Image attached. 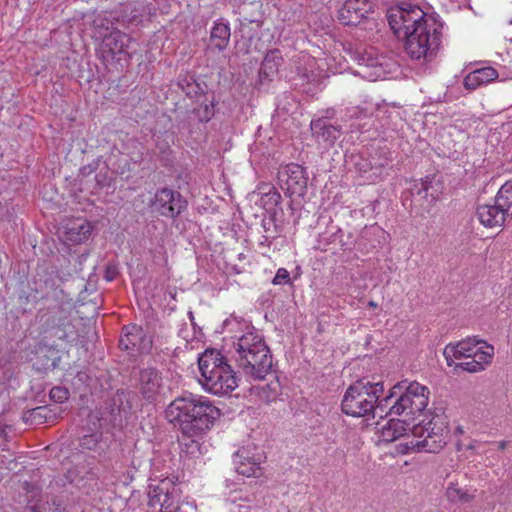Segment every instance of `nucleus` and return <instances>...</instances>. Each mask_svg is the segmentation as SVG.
Segmentation results:
<instances>
[{"instance_id": "obj_1", "label": "nucleus", "mask_w": 512, "mask_h": 512, "mask_svg": "<svg viewBox=\"0 0 512 512\" xmlns=\"http://www.w3.org/2000/svg\"><path fill=\"white\" fill-rule=\"evenodd\" d=\"M384 393V383L373 382L367 378L352 383L342 399V411L353 417H364L374 412L383 417L404 415L411 418L425 410L429 403L428 387L416 381L407 380L396 383L389 394Z\"/></svg>"}, {"instance_id": "obj_2", "label": "nucleus", "mask_w": 512, "mask_h": 512, "mask_svg": "<svg viewBox=\"0 0 512 512\" xmlns=\"http://www.w3.org/2000/svg\"><path fill=\"white\" fill-rule=\"evenodd\" d=\"M389 26L404 39L406 53L413 59L428 60L440 45L442 24L410 2L391 7L387 12Z\"/></svg>"}, {"instance_id": "obj_3", "label": "nucleus", "mask_w": 512, "mask_h": 512, "mask_svg": "<svg viewBox=\"0 0 512 512\" xmlns=\"http://www.w3.org/2000/svg\"><path fill=\"white\" fill-rule=\"evenodd\" d=\"M425 410L415 414L413 417L408 418L404 415L402 420L393 419L387 421L379 429V438L383 442H392L399 438H404L401 446L404 447L403 452L409 451L418 452H439L448 440V418L442 408H434L428 410L424 414V419L420 424L413 425L408 428L405 424L407 421L414 420L421 416ZM392 415L391 417H394Z\"/></svg>"}, {"instance_id": "obj_4", "label": "nucleus", "mask_w": 512, "mask_h": 512, "mask_svg": "<svg viewBox=\"0 0 512 512\" xmlns=\"http://www.w3.org/2000/svg\"><path fill=\"white\" fill-rule=\"evenodd\" d=\"M220 411L205 397L188 394L173 400L165 410L166 419L190 437L208 430Z\"/></svg>"}, {"instance_id": "obj_5", "label": "nucleus", "mask_w": 512, "mask_h": 512, "mask_svg": "<svg viewBox=\"0 0 512 512\" xmlns=\"http://www.w3.org/2000/svg\"><path fill=\"white\" fill-rule=\"evenodd\" d=\"M232 357L245 375L264 379L272 367V358L263 337L254 329H249L233 342Z\"/></svg>"}, {"instance_id": "obj_6", "label": "nucleus", "mask_w": 512, "mask_h": 512, "mask_svg": "<svg viewBox=\"0 0 512 512\" xmlns=\"http://www.w3.org/2000/svg\"><path fill=\"white\" fill-rule=\"evenodd\" d=\"M443 354L447 365L455 372L478 373L492 363L495 349L485 340L469 337L446 345Z\"/></svg>"}, {"instance_id": "obj_7", "label": "nucleus", "mask_w": 512, "mask_h": 512, "mask_svg": "<svg viewBox=\"0 0 512 512\" xmlns=\"http://www.w3.org/2000/svg\"><path fill=\"white\" fill-rule=\"evenodd\" d=\"M203 389L215 395H225L238 386V378L224 356L217 350L207 349L198 359Z\"/></svg>"}, {"instance_id": "obj_8", "label": "nucleus", "mask_w": 512, "mask_h": 512, "mask_svg": "<svg viewBox=\"0 0 512 512\" xmlns=\"http://www.w3.org/2000/svg\"><path fill=\"white\" fill-rule=\"evenodd\" d=\"M180 490L173 477H151L148 485V505L155 512L177 511Z\"/></svg>"}, {"instance_id": "obj_9", "label": "nucleus", "mask_w": 512, "mask_h": 512, "mask_svg": "<svg viewBox=\"0 0 512 512\" xmlns=\"http://www.w3.org/2000/svg\"><path fill=\"white\" fill-rule=\"evenodd\" d=\"M297 74L306 79L308 82H317L324 72V65H326V72L341 73L344 69L342 59L337 60L335 56H329L325 60L320 59L317 61L309 54L300 53L294 60Z\"/></svg>"}, {"instance_id": "obj_10", "label": "nucleus", "mask_w": 512, "mask_h": 512, "mask_svg": "<svg viewBox=\"0 0 512 512\" xmlns=\"http://www.w3.org/2000/svg\"><path fill=\"white\" fill-rule=\"evenodd\" d=\"M265 459V453L260 446L254 443H247L234 454L233 464L239 475L260 477L263 474L261 465Z\"/></svg>"}, {"instance_id": "obj_11", "label": "nucleus", "mask_w": 512, "mask_h": 512, "mask_svg": "<svg viewBox=\"0 0 512 512\" xmlns=\"http://www.w3.org/2000/svg\"><path fill=\"white\" fill-rule=\"evenodd\" d=\"M356 61L359 65L356 73L368 81L385 79L391 72L389 59L374 48L357 53Z\"/></svg>"}, {"instance_id": "obj_12", "label": "nucleus", "mask_w": 512, "mask_h": 512, "mask_svg": "<svg viewBox=\"0 0 512 512\" xmlns=\"http://www.w3.org/2000/svg\"><path fill=\"white\" fill-rule=\"evenodd\" d=\"M186 207V201L179 192L171 189H161L156 192L152 208L162 216L174 218Z\"/></svg>"}, {"instance_id": "obj_13", "label": "nucleus", "mask_w": 512, "mask_h": 512, "mask_svg": "<svg viewBox=\"0 0 512 512\" xmlns=\"http://www.w3.org/2000/svg\"><path fill=\"white\" fill-rule=\"evenodd\" d=\"M281 188L292 195H302L306 189L307 177L305 170L298 164H288L278 172Z\"/></svg>"}, {"instance_id": "obj_14", "label": "nucleus", "mask_w": 512, "mask_h": 512, "mask_svg": "<svg viewBox=\"0 0 512 512\" xmlns=\"http://www.w3.org/2000/svg\"><path fill=\"white\" fill-rule=\"evenodd\" d=\"M99 37H102L103 50L108 52L113 58H117L118 61L131 58L129 50L132 39L127 34L119 30H113L103 36L100 34Z\"/></svg>"}, {"instance_id": "obj_15", "label": "nucleus", "mask_w": 512, "mask_h": 512, "mask_svg": "<svg viewBox=\"0 0 512 512\" xmlns=\"http://www.w3.org/2000/svg\"><path fill=\"white\" fill-rule=\"evenodd\" d=\"M119 342L124 350L136 351L140 354L148 352L152 347L151 337L138 325L125 327Z\"/></svg>"}, {"instance_id": "obj_16", "label": "nucleus", "mask_w": 512, "mask_h": 512, "mask_svg": "<svg viewBox=\"0 0 512 512\" xmlns=\"http://www.w3.org/2000/svg\"><path fill=\"white\" fill-rule=\"evenodd\" d=\"M371 11L369 0H346L338 11V19L344 25H357Z\"/></svg>"}, {"instance_id": "obj_17", "label": "nucleus", "mask_w": 512, "mask_h": 512, "mask_svg": "<svg viewBox=\"0 0 512 512\" xmlns=\"http://www.w3.org/2000/svg\"><path fill=\"white\" fill-rule=\"evenodd\" d=\"M63 229V237L66 242L80 244L90 237L93 226L90 222L78 218L69 220Z\"/></svg>"}, {"instance_id": "obj_18", "label": "nucleus", "mask_w": 512, "mask_h": 512, "mask_svg": "<svg viewBox=\"0 0 512 512\" xmlns=\"http://www.w3.org/2000/svg\"><path fill=\"white\" fill-rule=\"evenodd\" d=\"M500 77L501 76L496 69L490 66H485L469 72L463 80V85L467 90H476Z\"/></svg>"}, {"instance_id": "obj_19", "label": "nucleus", "mask_w": 512, "mask_h": 512, "mask_svg": "<svg viewBox=\"0 0 512 512\" xmlns=\"http://www.w3.org/2000/svg\"><path fill=\"white\" fill-rule=\"evenodd\" d=\"M476 215L480 223L487 228L502 227L508 218L495 204L479 206Z\"/></svg>"}, {"instance_id": "obj_20", "label": "nucleus", "mask_w": 512, "mask_h": 512, "mask_svg": "<svg viewBox=\"0 0 512 512\" xmlns=\"http://www.w3.org/2000/svg\"><path fill=\"white\" fill-rule=\"evenodd\" d=\"M251 198L265 211L272 212L278 205L281 195L270 184H262L251 194Z\"/></svg>"}, {"instance_id": "obj_21", "label": "nucleus", "mask_w": 512, "mask_h": 512, "mask_svg": "<svg viewBox=\"0 0 512 512\" xmlns=\"http://www.w3.org/2000/svg\"><path fill=\"white\" fill-rule=\"evenodd\" d=\"M140 390L148 399L158 395L162 388V378L158 371L152 368L144 369L140 373Z\"/></svg>"}, {"instance_id": "obj_22", "label": "nucleus", "mask_w": 512, "mask_h": 512, "mask_svg": "<svg viewBox=\"0 0 512 512\" xmlns=\"http://www.w3.org/2000/svg\"><path fill=\"white\" fill-rule=\"evenodd\" d=\"M283 62L281 52L278 49L269 50L260 67V77L264 79H272L278 74L279 67Z\"/></svg>"}, {"instance_id": "obj_23", "label": "nucleus", "mask_w": 512, "mask_h": 512, "mask_svg": "<svg viewBox=\"0 0 512 512\" xmlns=\"http://www.w3.org/2000/svg\"><path fill=\"white\" fill-rule=\"evenodd\" d=\"M311 129L319 142H324L328 145L334 143L340 136V130L337 127L326 124L321 120L312 121Z\"/></svg>"}, {"instance_id": "obj_24", "label": "nucleus", "mask_w": 512, "mask_h": 512, "mask_svg": "<svg viewBox=\"0 0 512 512\" xmlns=\"http://www.w3.org/2000/svg\"><path fill=\"white\" fill-rule=\"evenodd\" d=\"M229 40L230 28L228 24L223 22L215 23L210 35L211 45L219 51H222L227 47Z\"/></svg>"}, {"instance_id": "obj_25", "label": "nucleus", "mask_w": 512, "mask_h": 512, "mask_svg": "<svg viewBox=\"0 0 512 512\" xmlns=\"http://www.w3.org/2000/svg\"><path fill=\"white\" fill-rule=\"evenodd\" d=\"M495 205L508 217L512 215V182H506L495 197Z\"/></svg>"}, {"instance_id": "obj_26", "label": "nucleus", "mask_w": 512, "mask_h": 512, "mask_svg": "<svg viewBox=\"0 0 512 512\" xmlns=\"http://www.w3.org/2000/svg\"><path fill=\"white\" fill-rule=\"evenodd\" d=\"M227 500L231 505L230 512H247L251 507L252 502L249 497L243 496V492L241 490L231 492Z\"/></svg>"}, {"instance_id": "obj_27", "label": "nucleus", "mask_w": 512, "mask_h": 512, "mask_svg": "<svg viewBox=\"0 0 512 512\" xmlns=\"http://www.w3.org/2000/svg\"><path fill=\"white\" fill-rule=\"evenodd\" d=\"M52 412L53 410L47 406H39L31 410L30 417L38 423L53 422L57 416Z\"/></svg>"}, {"instance_id": "obj_28", "label": "nucleus", "mask_w": 512, "mask_h": 512, "mask_svg": "<svg viewBox=\"0 0 512 512\" xmlns=\"http://www.w3.org/2000/svg\"><path fill=\"white\" fill-rule=\"evenodd\" d=\"M197 117L202 122H207L214 115V103L212 100H206L196 109Z\"/></svg>"}, {"instance_id": "obj_29", "label": "nucleus", "mask_w": 512, "mask_h": 512, "mask_svg": "<svg viewBox=\"0 0 512 512\" xmlns=\"http://www.w3.org/2000/svg\"><path fill=\"white\" fill-rule=\"evenodd\" d=\"M69 398V391L65 387L56 386L50 390V399L56 403H64Z\"/></svg>"}, {"instance_id": "obj_30", "label": "nucleus", "mask_w": 512, "mask_h": 512, "mask_svg": "<svg viewBox=\"0 0 512 512\" xmlns=\"http://www.w3.org/2000/svg\"><path fill=\"white\" fill-rule=\"evenodd\" d=\"M290 282V274L287 269L279 268L272 280L274 285H283Z\"/></svg>"}, {"instance_id": "obj_31", "label": "nucleus", "mask_w": 512, "mask_h": 512, "mask_svg": "<svg viewBox=\"0 0 512 512\" xmlns=\"http://www.w3.org/2000/svg\"><path fill=\"white\" fill-rule=\"evenodd\" d=\"M97 441L96 435L84 436L81 441V446L86 449H94L97 445Z\"/></svg>"}, {"instance_id": "obj_32", "label": "nucleus", "mask_w": 512, "mask_h": 512, "mask_svg": "<svg viewBox=\"0 0 512 512\" xmlns=\"http://www.w3.org/2000/svg\"><path fill=\"white\" fill-rule=\"evenodd\" d=\"M441 6L445 11H452L458 7L457 0H439Z\"/></svg>"}, {"instance_id": "obj_33", "label": "nucleus", "mask_w": 512, "mask_h": 512, "mask_svg": "<svg viewBox=\"0 0 512 512\" xmlns=\"http://www.w3.org/2000/svg\"><path fill=\"white\" fill-rule=\"evenodd\" d=\"M430 183L431 179L429 177H426V179L421 182V188L419 189L418 193L420 194L422 191L427 193Z\"/></svg>"}, {"instance_id": "obj_34", "label": "nucleus", "mask_w": 512, "mask_h": 512, "mask_svg": "<svg viewBox=\"0 0 512 512\" xmlns=\"http://www.w3.org/2000/svg\"><path fill=\"white\" fill-rule=\"evenodd\" d=\"M378 170H379V168H377V167H371L370 171L372 172V174L370 176H368V179L374 180V178L379 177L380 172L378 173Z\"/></svg>"}, {"instance_id": "obj_35", "label": "nucleus", "mask_w": 512, "mask_h": 512, "mask_svg": "<svg viewBox=\"0 0 512 512\" xmlns=\"http://www.w3.org/2000/svg\"><path fill=\"white\" fill-rule=\"evenodd\" d=\"M114 273H115L114 271H111L110 269H108V270L106 271V275H105L106 279H107L108 281H112V280H113V278H114Z\"/></svg>"}, {"instance_id": "obj_36", "label": "nucleus", "mask_w": 512, "mask_h": 512, "mask_svg": "<svg viewBox=\"0 0 512 512\" xmlns=\"http://www.w3.org/2000/svg\"><path fill=\"white\" fill-rule=\"evenodd\" d=\"M507 37H509V40L512 42V21L509 23V28L507 31Z\"/></svg>"}, {"instance_id": "obj_37", "label": "nucleus", "mask_w": 512, "mask_h": 512, "mask_svg": "<svg viewBox=\"0 0 512 512\" xmlns=\"http://www.w3.org/2000/svg\"><path fill=\"white\" fill-rule=\"evenodd\" d=\"M506 447V442L505 441H502L499 443V448L500 449H504Z\"/></svg>"}, {"instance_id": "obj_38", "label": "nucleus", "mask_w": 512, "mask_h": 512, "mask_svg": "<svg viewBox=\"0 0 512 512\" xmlns=\"http://www.w3.org/2000/svg\"><path fill=\"white\" fill-rule=\"evenodd\" d=\"M160 512H183L181 507L178 505L177 511H160Z\"/></svg>"}, {"instance_id": "obj_39", "label": "nucleus", "mask_w": 512, "mask_h": 512, "mask_svg": "<svg viewBox=\"0 0 512 512\" xmlns=\"http://www.w3.org/2000/svg\"><path fill=\"white\" fill-rule=\"evenodd\" d=\"M369 305H370V306H373V307H375V306H376V304H375L374 302H370V303H369Z\"/></svg>"}, {"instance_id": "obj_40", "label": "nucleus", "mask_w": 512, "mask_h": 512, "mask_svg": "<svg viewBox=\"0 0 512 512\" xmlns=\"http://www.w3.org/2000/svg\"><path fill=\"white\" fill-rule=\"evenodd\" d=\"M510 78H512V73H511V76H510Z\"/></svg>"}]
</instances>
